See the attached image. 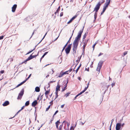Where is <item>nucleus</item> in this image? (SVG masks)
<instances>
[{
  "instance_id": "1",
  "label": "nucleus",
  "mask_w": 130,
  "mask_h": 130,
  "mask_svg": "<svg viewBox=\"0 0 130 130\" xmlns=\"http://www.w3.org/2000/svg\"><path fill=\"white\" fill-rule=\"evenodd\" d=\"M84 27H83V28L82 30L79 31L78 33L77 36L75 38V40L73 43V54H75L76 53V51L79 43V42L82 33L83 32Z\"/></svg>"
},
{
  "instance_id": "2",
  "label": "nucleus",
  "mask_w": 130,
  "mask_h": 130,
  "mask_svg": "<svg viewBox=\"0 0 130 130\" xmlns=\"http://www.w3.org/2000/svg\"><path fill=\"white\" fill-rule=\"evenodd\" d=\"M103 62L102 61H100L98 63V66L96 70L100 72V69L102 67Z\"/></svg>"
},
{
  "instance_id": "3",
  "label": "nucleus",
  "mask_w": 130,
  "mask_h": 130,
  "mask_svg": "<svg viewBox=\"0 0 130 130\" xmlns=\"http://www.w3.org/2000/svg\"><path fill=\"white\" fill-rule=\"evenodd\" d=\"M101 5V4L100 2L96 5L93 11H95V12H97L100 9Z\"/></svg>"
},
{
  "instance_id": "4",
  "label": "nucleus",
  "mask_w": 130,
  "mask_h": 130,
  "mask_svg": "<svg viewBox=\"0 0 130 130\" xmlns=\"http://www.w3.org/2000/svg\"><path fill=\"white\" fill-rule=\"evenodd\" d=\"M71 46L72 44H69L65 49V51L66 54H68L70 53L71 49Z\"/></svg>"
},
{
  "instance_id": "5",
  "label": "nucleus",
  "mask_w": 130,
  "mask_h": 130,
  "mask_svg": "<svg viewBox=\"0 0 130 130\" xmlns=\"http://www.w3.org/2000/svg\"><path fill=\"white\" fill-rule=\"evenodd\" d=\"M24 92V90L23 89L19 93L17 99L18 100L21 99L23 96Z\"/></svg>"
},
{
  "instance_id": "6",
  "label": "nucleus",
  "mask_w": 130,
  "mask_h": 130,
  "mask_svg": "<svg viewBox=\"0 0 130 130\" xmlns=\"http://www.w3.org/2000/svg\"><path fill=\"white\" fill-rule=\"evenodd\" d=\"M121 128V124L118 123L116 124V130H119Z\"/></svg>"
},
{
  "instance_id": "7",
  "label": "nucleus",
  "mask_w": 130,
  "mask_h": 130,
  "mask_svg": "<svg viewBox=\"0 0 130 130\" xmlns=\"http://www.w3.org/2000/svg\"><path fill=\"white\" fill-rule=\"evenodd\" d=\"M88 39L86 41H85V42L84 43V44L83 45V53H84V51L85 49V48L87 44V43L88 42Z\"/></svg>"
},
{
  "instance_id": "8",
  "label": "nucleus",
  "mask_w": 130,
  "mask_h": 130,
  "mask_svg": "<svg viewBox=\"0 0 130 130\" xmlns=\"http://www.w3.org/2000/svg\"><path fill=\"white\" fill-rule=\"evenodd\" d=\"M32 57V55H31L25 61L22 62V63H26L27 61H28L32 59L33 58Z\"/></svg>"
},
{
  "instance_id": "9",
  "label": "nucleus",
  "mask_w": 130,
  "mask_h": 130,
  "mask_svg": "<svg viewBox=\"0 0 130 130\" xmlns=\"http://www.w3.org/2000/svg\"><path fill=\"white\" fill-rule=\"evenodd\" d=\"M109 86V85L108 86H103L102 90H104V94L105 93L106 91L107 90Z\"/></svg>"
},
{
  "instance_id": "10",
  "label": "nucleus",
  "mask_w": 130,
  "mask_h": 130,
  "mask_svg": "<svg viewBox=\"0 0 130 130\" xmlns=\"http://www.w3.org/2000/svg\"><path fill=\"white\" fill-rule=\"evenodd\" d=\"M60 86L59 84L58 83L56 87V92H58V91L60 90Z\"/></svg>"
},
{
  "instance_id": "11",
  "label": "nucleus",
  "mask_w": 130,
  "mask_h": 130,
  "mask_svg": "<svg viewBox=\"0 0 130 130\" xmlns=\"http://www.w3.org/2000/svg\"><path fill=\"white\" fill-rule=\"evenodd\" d=\"M68 80H67V81L66 83V82H64V84H65V85H64V87L62 88V91L63 92L66 90L67 89L66 87L67 86V84H68Z\"/></svg>"
},
{
  "instance_id": "12",
  "label": "nucleus",
  "mask_w": 130,
  "mask_h": 130,
  "mask_svg": "<svg viewBox=\"0 0 130 130\" xmlns=\"http://www.w3.org/2000/svg\"><path fill=\"white\" fill-rule=\"evenodd\" d=\"M9 104V102L8 101H6L2 104L3 106H5L8 105Z\"/></svg>"
},
{
  "instance_id": "13",
  "label": "nucleus",
  "mask_w": 130,
  "mask_h": 130,
  "mask_svg": "<svg viewBox=\"0 0 130 130\" xmlns=\"http://www.w3.org/2000/svg\"><path fill=\"white\" fill-rule=\"evenodd\" d=\"M17 7V5H14L12 8V11L13 12H14L15 11V9Z\"/></svg>"
},
{
  "instance_id": "14",
  "label": "nucleus",
  "mask_w": 130,
  "mask_h": 130,
  "mask_svg": "<svg viewBox=\"0 0 130 130\" xmlns=\"http://www.w3.org/2000/svg\"><path fill=\"white\" fill-rule=\"evenodd\" d=\"M37 100H35L32 103V106L33 107H35L37 104Z\"/></svg>"
},
{
  "instance_id": "15",
  "label": "nucleus",
  "mask_w": 130,
  "mask_h": 130,
  "mask_svg": "<svg viewBox=\"0 0 130 130\" xmlns=\"http://www.w3.org/2000/svg\"><path fill=\"white\" fill-rule=\"evenodd\" d=\"M40 90V88L38 87H37L35 88V91L37 92H39Z\"/></svg>"
},
{
  "instance_id": "16",
  "label": "nucleus",
  "mask_w": 130,
  "mask_h": 130,
  "mask_svg": "<svg viewBox=\"0 0 130 130\" xmlns=\"http://www.w3.org/2000/svg\"><path fill=\"white\" fill-rule=\"evenodd\" d=\"M48 53V52H46L44 53V54L40 58V61H41V59L44 57V56L47 54Z\"/></svg>"
},
{
  "instance_id": "17",
  "label": "nucleus",
  "mask_w": 130,
  "mask_h": 130,
  "mask_svg": "<svg viewBox=\"0 0 130 130\" xmlns=\"http://www.w3.org/2000/svg\"><path fill=\"white\" fill-rule=\"evenodd\" d=\"M110 0H106V3L105 4H108L109 5L110 3Z\"/></svg>"
},
{
  "instance_id": "18",
  "label": "nucleus",
  "mask_w": 130,
  "mask_h": 130,
  "mask_svg": "<svg viewBox=\"0 0 130 130\" xmlns=\"http://www.w3.org/2000/svg\"><path fill=\"white\" fill-rule=\"evenodd\" d=\"M64 75L63 72H61L60 73V74L59 75V76L58 77H62Z\"/></svg>"
},
{
  "instance_id": "19",
  "label": "nucleus",
  "mask_w": 130,
  "mask_h": 130,
  "mask_svg": "<svg viewBox=\"0 0 130 130\" xmlns=\"http://www.w3.org/2000/svg\"><path fill=\"white\" fill-rule=\"evenodd\" d=\"M44 89H45V91H46V92H45V94L46 95L47 94L49 93V92H50V90H49L46 91V89L45 88H44Z\"/></svg>"
},
{
  "instance_id": "20",
  "label": "nucleus",
  "mask_w": 130,
  "mask_h": 130,
  "mask_svg": "<svg viewBox=\"0 0 130 130\" xmlns=\"http://www.w3.org/2000/svg\"><path fill=\"white\" fill-rule=\"evenodd\" d=\"M64 123L65 124H66L67 123V124L68 128L69 125H70V123H68L65 121H63L62 122V123Z\"/></svg>"
},
{
  "instance_id": "21",
  "label": "nucleus",
  "mask_w": 130,
  "mask_h": 130,
  "mask_svg": "<svg viewBox=\"0 0 130 130\" xmlns=\"http://www.w3.org/2000/svg\"><path fill=\"white\" fill-rule=\"evenodd\" d=\"M29 104V101H27L25 103V106H28Z\"/></svg>"
},
{
  "instance_id": "22",
  "label": "nucleus",
  "mask_w": 130,
  "mask_h": 130,
  "mask_svg": "<svg viewBox=\"0 0 130 130\" xmlns=\"http://www.w3.org/2000/svg\"><path fill=\"white\" fill-rule=\"evenodd\" d=\"M97 12H95L94 14V18L95 20H96V18H97Z\"/></svg>"
},
{
  "instance_id": "23",
  "label": "nucleus",
  "mask_w": 130,
  "mask_h": 130,
  "mask_svg": "<svg viewBox=\"0 0 130 130\" xmlns=\"http://www.w3.org/2000/svg\"><path fill=\"white\" fill-rule=\"evenodd\" d=\"M36 46H35V48L33 49L31 51H29V52H28L26 54H30V53L32 51H33L35 49V47H36Z\"/></svg>"
},
{
  "instance_id": "24",
  "label": "nucleus",
  "mask_w": 130,
  "mask_h": 130,
  "mask_svg": "<svg viewBox=\"0 0 130 130\" xmlns=\"http://www.w3.org/2000/svg\"><path fill=\"white\" fill-rule=\"evenodd\" d=\"M77 17V15H75L71 19L72 21L74 20Z\"/></svg>"
},
{
  "instance_id": "25",
  "label": "nucleus",
  "mask_w": 130,
  "mask_h": 130,
  "mask_svg": "<svg viewBox=\"0 0 130 130\" xmlns=\"http://www.w3.org/2000/svg\"><path fill=\"white\" fill-rule=\"evenodd\" d=\"M55 94H56V96H55V98L54 100L55 99H56L58 96V92H55Z\"/></svg>"
},
{
  "instance_id": "26",
  "label": "nucleus",
  "mask_w": 130,
  "mask_h": 130,
  "mask_svg": "<svg viewBox=\"0 0 130 130\" xmlns=\"http://www.w3.org/2000/svg\"><path fill=\"white\" fill-rule=\"evenodd\" d=\"M60 123V122L59 121H57L56 122L55 124L56 125H58Z\"/></svg>"
},
{
  "instance_id": "27",
  "label": "nucleus",
  "mask_w": 130,
  "mask_h": 130,
  "mask_svg": "<svg viewBox=\"0 0 130 130\" xmlns=\"http://www.w3.org/2000/svg\"><path fill=\"white\" fill-rule=\"evenodd\" d=\"M62 124H61L59 126V128L58 129V130H61V129L62 128Z\"/></svg>"
},
{
  "instance_id": "28",
  "label": "nucleus",
  "mask_w": 130,
  "mask_h": 130,
  "mask_svg": "<svg viewBox=\"0 0 130 130\" xmlns=\"http://www.w3.org/2000/svg\"><path fill=\"white\" fill-rule=\"evenodd\" d=\"M108 5H108V4H104L103 7L106 9L108 7Z\"/></svg>"
},
{
  "instance_id": "29",
  "label": "nucleus",
  "mask_w": 130,
  "mask_h": 130,
  "mask_svg": "<svg viewBox=\"0 0 130 130\" xmlns=\"http://www.w3.org/2000/svg\"><path fill=\"white\" fill-rule=\"evenodd\" d=\"M68 71H67L64 72H62L64 75L66 74H68Z\"/></svg>"
},
{
  "instance_id": "30",
  "label": "nucleus",
  "mask_w": 130,
  "mask_h": 130,
  "mask_svg": "<svg viewBox=\"0 0 130 130\" xmlns=\"http://www.w3.org/2000/svg\"><path fill=\"white\" fill-rule=\"evenodd\" d=\"M74 127L73 126H71L70 129V130H74Z\"/></svg>"
},
{
  "instance_id": "31",
  "label": "nucleus",
  "mask_w": 130,
  "mask_h": 130,
  "mask_svg": "<svg viewBox=\"0 0 130 130\" xmlns=\"http://www.w3.org/2000/svg\"><path fill=\"white\" fill-rule=\"evenodd\" d=\"M26 81V80H25L23 82H22L21 83H20L21 85L24 83Z\"/></svg>"
},
{
  "instance_id": "32",
  "label": "nucleus",
  "mask_w": 130,
  "mask_h": 130,
  "mask_svg": "<svg viewBox=\"0 0 130 130\" xmlns=\"http://www.w3.org/2000/svg\"><path fill=\"white\" fill-rule=\"evenodd\" d=\"M86 33H85V34L83 36V39H85L86 38Z\"/></svg>"
},
{
  "instance_id": "33",
  "label": "nucleus",
  "mask_w": 130,
  "mask_h": 130,
  "mask_svg": "<svg viewBox=\"0 0 130 130\" xmlns=\"http://www.w3.org/2000/svg\"><path fill=\"white\" fill-rule=\"evenodd\" d=\"M96 44H97V43L96 42L93 45L92 47H93V50H94L95 46V45Z\"/></svg>"
},
{
  "instance_id": "34",
  "label": "nucleus",
  "mask_w": 130,
  "mask_h": 130,
  "mask_svg": "<svg viewBox=\"0 0 130 130\" xmlns=\"http://www.w3.org/2000/svg\"><path fill=\"white\" fill-rule=\"evenodd\" d=\"M50 106H51V105H50L48 107L46 108V111H47L48 109H50Z\"/></svg>"
},
{
  "instance_id": "35",
  "label": "nucleus",
  "mask_w": 130,
  "mask_h": 130,
  "mask_svg": "<svg viewBox=\"0 0 130 130\" xmlns=\"http://www.w3.org/2000/svg\"><path fill=\"white\" fill-rule=\"evenodd\" d=\"M60 7L59 6L57 9V10H56V12H58L60 10Z\"/></svg>"
},
{
  "instance_id": "36",
  "label": "nucleus",
  "mask_w": 130,
  "mask_h": 130,
  "mask_svg": "<svg viewBox=\"0 0 130 130\" xmlns=\"http://www.w3.org/2000/svg\"><path fill=\"white\" fill-rule=\"evenodd\" d=\"M31 74H30V75H29V76L27 77V78H26V81L28 80L29 78L31 76Z\"/></svg>"
},
{
  "instance_id": "37",
  "label": "nucleus",
  "mask_w": 130,
  "mask_h": 130,
  "mask_svg": "<svg viewBox=\"0 0 130 130\" xmlns=\"http://www.w3.org/2000/svg\"><path fill=\"white\" fill-rule=\"evenodd\" d=\"M67 44H66V45H64V47H63L62 50V52L64 50V49L65 47H66V46H67Z\"/></svg>"
},
{
  "instance_id": "38",
  "label": "nucleus",
  "mask_w": 130,
  "mask_h": 130,
  "mask_svg": "<svg viewBox=\"0 0 130 130\" xmlns=\"http://www.w3.org/2000/svg\"><path fill=\"white\" fill-rule=\"evenodd\" d=\"M70 94V93H68L65 94V96H66V97H67Z\"/></svg>"
},
{
  "instance_id": "39",
  "label": "nucleus",
  "mask_w": 130,
  "mask_h": 130,
  "mask_svg": "<svg viewBox=\"0 0 130 130\" xmlns=\"http://www.w3.org/2000/svg\"><path fill=\"white\" fill-rule=\"evenodd\" d=\"M55 82V81H50L48 83L50 84L52 83H53L54 82Z\"/></svg>"
},
{
  "instance_id": "40",
  "label": "nucleus",
  "mask_w": 130,
  "mask_h": 130,
  "mask_svg": "<svg viewBox=\"0 0 130 130\" xmlns=\"http://www.w3.org/2000/svg\"><path fill=\"white\" fill-rule=\"evenodd\" d=\"M72 20L71 19L67 23V24H70V23H71L72 21Z\"/></svg>"
},
{
  "instance_id": "41",
  "label": "nucleus",
  "mask_w": 130,
  "mask_h": 130,
  "mask_svg": "<svg viewBox=\"0 0 130 130\" xmlns=\"http://www.w3.org/2000/svg\"><path fill=\"white\" fill-rule=\"evenodd\" d=\"M58 110H57L56 111H55V113H54V115H53V117H54V115H56V114L57 113H58Z\"/></svg>"
},
{
  "instance_id": "42",
  "label": "nucleus",
  "mask_w": 130,
  "mask_h": 130,
  "mask_svg": "<svg viewBox=\"0 0 130 130\" xmlns=\"http://www.w3.org/2000/svg\"><path fill=\"white\" fill-rule=\"evenodd\" d=\"M127 52L126 51L123 53V55L124 56H125L127 54Z\"/></svg>"
},
{
  "instance_id": "43",
  "label": "nucleus",
  "mask_w": 130,
  "mask_h": 130,
  "mask_svg": "<svg viewBox=\"0 0 130 130\" xmlns=\"http://www.w3.org/2000/svg\"><path fill=\"white\" fill-rule=\"evenodd\" d=\"M47 33H46L45 34V35L43 37V38H42V40H41V41H40V42L39 43H38V44L39 43H40V42L41 41H42V40H43V39L44 38V37H45V36L46 35Z\"/></svg>"
},
{
  "instance_id": "44",
  "label": "nucleus",
  "mask_w": 130,
  "mask_h": 130,
  "mask_svg": "<svg viewBox=\"0 0 130 130\" xmlns=\"http://www.w3.org/2000/svg\"><path fill=\"white\" fill-rule=\"evenodd\" d=\"M63 12H61L60 13V17H61L63 16Z\"/></svg>"
},
{
  "instance_id": "45",
  "label": "nucleus",
  "mask_w": 130,
  "mask_h": 130,
  "mask_svg": "<svg viewBox=\"0 0 130 130\" xmlns=\"http://www.w3.org/2000/svg\"><path fill=\"white\" fill-rule=\"evenodd\" d=\"M24 106H23L21 108V109L20 110H19V111H20L21 110H22V109H23L24 108Z\"/></svg>"
},
{
  "instance_id": "46",
  "label": "nucleus",
  "mask_w": 130,
  "mask_h": 130,
  "mask_svg": "<svg viewBox=\"0 0 130 130\" xmlns=\"http://www.w3.org/2000/svg\"><path fill=\"white\" fill-rule=\"evenodd\" d=\"M4 72V70H1L0 72L1 74H3V73Z\"/></svg>"
},
{
  "instance_id": "47",
  "label": "nucleus",
  "mask_w": 130,
  "mask_h": 130,
  "mask_svg": "<svg viewBox=\"0 0 130 130\" xmlns=\"http://www.w3.org/2000/svg\"><path fill=\"white\" fill-rule=\"evenodd\" d=\"M38 55H38H35L32 56V57L33 58L35 57H36Z\"/></svg>"
},
{
  "instance_id": "48",
  "label": "nucleus",
  "mask_w": 130,
  "mask_h": 130,
  "mask_svg": "<svg viewBox=\"0 0 130 130\" xmlns=\"http://www.w3.org/2000/svg\"><path fill=\"white\" fill-rule=\"evenodd\" d=\"M4 37V36H2L1 37H0V40L2 39H3Z\"/></svg>"
},
{
  "instance_id": "49",
  "label": "nucleus",
  "mask_w": 130,
  "mask_h": 130,
  "mask_svg": "<svg viewBox=\"0 0 130 130\" xmlns=\"http://www.w3.org/2000/svg\"><path fill=\"white\" fill-rule=\"evenodd\" d=\"M79 69V67H78L76 70V73H77L78 70Z\"/></svg>"
},
{
  "instance_id": "50",
  "label": "nucleus",
  "mask_w": 130,
  "mask_h": 130,
  "mask_svg": "<svg viewBox=\"0 0 130 130\" xmlns=\"http://www.w3.org/2000/svg\"><path fill=\"white\" fill-rule=\"evenodd\" d=\"M115 83H112V84H111V86H112V87H113L115 86Z\"/></svg>"
},
{
  "instance_id": "51",
  "label": "nucleus",
  "mask_w": 130,
  "mask_h": 130,
  "mask_svg": "<svg viewBox=\"0 0 130 130\" xmlns=\"http://www.w3.org/2000/svg\"><path fill=\"white\" fill-rule=\"evenodd\" d=\"M103 53H100V54H99L98 56H101V55H103Z\"/></svg>"
},
{
  "instance_id": "52",
  "label": "nucleus",
  "mask_w": 130,
  "mask_h": 130,
  "mask_svg": "<svg viewBox=\"0 0 130 130\" xmlns=\"http://www.w3.org/2000/svg\"><path fill=\"white\" fill-rule=\"evenodd\" d=\"M78 95H76L75 96V98H74V100H75V99H76V98L77 97H78Z\"/></svg>"
},
{
  "instance_id": "53",
  "label": "nucleus",
  "mask_w": 130,
  "mask_h": 130,
  "mask_svg": "<svg viewBox=\"0 0 130 130\" xmlns=\"http://www.w3.org/2000/svg\"><path fill=\"white\" fill-rule=\"evenodd\" d=\"M112 124L111 123V124L110 126L109 130H111V126L112 125Z\"/></svg>"
},
{
  "instance_id": "54",
  "label": "nucleus",
  "mask_w": 130,
  "mask_h": 130,
  "mask_svg": "<svg viewBox=\"0 0 130 130\" xmlns=\"http://www.w3.org/2000/svg\"><path fill=\"white\" fill-rule=\"evenodd\" d=\"M83 93H82V92H80L79 93V94H78V96L82 94Z\"/></svg>"
},
{
  "instance_id": "55",
  "label": "nucleus",
  "mask_w": 130,
  "mask_h": 130,
  "mask_svg": "<svg viewBox=\"0 0 130 130\" xmlns=\"http://www.w3.org/2000/svg\"><path fill=\"white\" fill-rule=\"evenodd\" d=\"M64 104H63V105H61V107L62 108H63L64 107Z\"/></svg>"
},
{
  "instance_id": "56",
  "label": "nucleus",
  "mask_w": 130,
  "mask_h": 130,
  "mask_svg": "<svg viewBox=\"0 0 130 130\" xmlns=\"http://www.w3.org/2000/svg\"><path fill=\"white\" fill-rule=\"evenodd\" d=\"M106 8H105V7H103V10L104 11H105V10H106Z\"/></svg>"
},
{
  "instance_id": "57",
  "label": "nucleus",
  "mask_w": 130,
  "mask_h": 130,
  "mask_svg": "<svg viewBox=\"0 0 130 130\" xmlns=\"http://www.w3.org/2000/svg\"><path fill=\"white\" fill-rule=\"evenodd\" d=\"M88 88V87H86L85 88L84 90L85 91H86L87 90V89Z\"/></svg>"
},
{
  "instance_id": "58",
  "label": "nucleus",
  "mask_w": 130,
  "mask_h": 130,
  "mask_svg": "<svg viewBox=\"0 0 130 130\" xmlns=\"http://www.w3.org/2000/svg\"><path fill=\"white\" fill-rule=\"evenodd\" d=\"M72 70V69H70L69 70V71H68V72H71Z\"/></svg>"
},
{
  "instance_id": "59",
  "label": "nucleus",
  "mask_w": 130,
  "mask_h": 130,
  "mask_svg": "<svg viewBox=\"0 0 130 130\" xmlns=\"http://www.w3.org/2000/svg\"><path fill=\"white\" fill-rule=\"evenodd\" d=\"M53 118L50 121V122L49 124L51 123H52V121H53Z\"/></svg>"
},
{
  "instance_id": "60",
  "label": "nucleus",
  "mask_w": 130,
  "mask_h": 130,
  "mask_svg": "<svg viewBox=\"0 0 130 130\" xmlns=\"http://www.w3.org/2000/svg\"><path fill=\"white\" fill-rule=\"evenodd\" d=\"M104 12V11L103 10L101 13V15H102L103 14V13Z\"/></svg>"
},
{
  "instance_id": "61",
  "label": "nucleus",
  "mask_w": 130,
  "mask_h": 130,
  "mask_svg": "<svg viewBox=\"0 0 130 130\" xmlns=\"http://www.w3.org/2000/svg\"><path fill=\"white\" fill-rule=\"evenodd\" d=\"M114 121V119H112L111 120V124H112V123L113 122V121Z\"/></svg>"
},
{
  "instance_id": "62",
  "label": "nucleus",
  "mask_w": 130,
  "mask_h": 130,
  "mask_svg": "<svg viewBox=\"0 0 130 130\" xmlns=\"http://www.w3.org/2000/svg\"><path fill=\"white\" fill-rule=\"evenodd\" d=\"M124 123H123L121 125V126H122L123 127L124 126Z\"/></svg>"
},
{
  "instance_id": "63",
  "label": "nucleus",
  "mask_w": 130,
  "mask_h": 130,
  "mask_svg": "<svg viewBox=\"0 0 130 130\" xmlns=\"http://www.w3.org/2000/svg\"><path fill=\"white\" fill-rule=\"evenodd\" d=\"M21 85L20 84H18L17 86L16 87H17L19 86H21Z\"/></svg>"
},
{
  "instance_id": "64",
  "label": "nucleus",
  "mask_w": 130,
  "mask_h": 130,
  "mask_svg": "<svg viewBox=\"0 0 130 130\" xmlns=\"http://www.w3.org/2000/svg\"><path fill=\"white\" fill-rule=\"evenodd\" d=\"M56 128L58 129V125H56Z\"/></svg>"
}]
</instances>
